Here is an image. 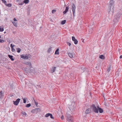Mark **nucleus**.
Segmentation results:
<instances>
[{"mask_svg": "<svg viewBox=\"0 0 122 122\" xmlns=\"http://www.w3.org/2000/svg\"><path fill=\"white\" fill-rule=\"evenodd\" d=\"M122 15V14L119 13H117L116 15H115L114 16V19H113V21L115 22H117L119 19H120V16Z\"/></svg>", "mask_w": 122, "mask_h": 122, "instance_id": "f257e3e1", "label": "nucleus"}, {"mask_svg": "<svg viewBox=\"0 0 122 122\" xmlns=\"http://www.w3.org/2000/svg\"><path fill=\"white\" fill-rule=\"evenodd\" d=\"M69 112H68L66 113V116L67 118V120L69 122H73V118L69 113Z\"/></svg>", "mask_w": 122, "mask_h": 122, "instance_id": "f03ea898", "label": "nucleus"}, {"mask_svg": "<svg viewBox=\"0 0 122 122\" xmlns=\"http://www.w3.org/2000/svg\"><path fill=\"white\" fill-rule=\"evenodd\" d=\"M91 107L94 112L97 113H98V109L96 107L95 104L92 105Z\"/></svg>", "mask_w": 122, "mask_h": 122, "instance_id": "7ed1b4c3", "label": "nucleus"}, {"mask_svg": "<svg viewBox=\"0 0 122 122\" xmlns=\"http://www.w3.org/2000/svg\"><path fill=\"white\" fill-rule=\"evenodd\" d=\"M113 6H109L108 7V13L110 14L111 13L113 14Z\"/></svg>", "mask_w": 122, "mask_h": 122, "instance_id": "20e7f679", "label": "nucleus"}, {"mask_svg": "<svg viewBox=\"0 0 122 122\" xmlns=\"http://www.w3.org/2000/svg\"><path fill=\"white\" fill-rule=\"evenodd\" d=\"M40 109L39 108H36L32 110L31 112L33 113H36L37 114L38 112L40 111Z\"/></svg>", "mask_w": 122, "mask_h": 122, "instance_id": "39448f33", "label": "nucleus"}, {"mask_svg": "<svg viewBox=\"0 0 122 122\" xmlns=\"http://www.w3.org/2000/svg\"><path fill=\"white\" fill-rule=\"evenodd\" d=\"M71 8L72 11L73 16L74 17L75 16V12L76 10V6L74 4H72Z\"/></svg>", "mask_w": 122, "mask_h": 122, "instance_id": "423d86ee", "label": "nucleus"}, {"mask_svg": "<svg viewBox=\"0 0 122 122\" xmlns=\"http://www.w3.org/2000/svg\"><path fill=\"white\" fill-rule=\"evenodd\" d=\"M29 55L26 54L25 55H20L21 57L24 59H27L29 58Z\"/></svg>", "mask_w": 122, "mask_h": 122, "instance_id": "0eeeda50", "label": "nucleus"}, {"mask_svg": "<svg viewBox=\"0 0 122 122\" xmlns=\"http://www.w3.org/2000/svg\"><path fill=\"white\" fill-rule=\"evenodd\" d=\"M24 64L26 65L29 66V67L31 68H32V66L30 62V61H26L24 63Z\"/></svg>", "mask_w": 122, "mask_h": 122, "instance_id": "6e6552de", "label": "nucleus"}, {"mask_svg": "<svg viewBox=\"0 0 122 122\" xmlns=\"http://www.w3.org/2000/svg\"><path fill=\"white\" fill-rule=\"evenodd\" d=\"M92 112L91 108L87 109L85 111V113L86 114H89L91 113Z\"/></svg>", "mask_w": 122, "mask_h": 122, "instance_id": "1a4fd4ad", "label": "nucleus"}, {"mask_svg": "<svg viewBox=\"0 0 122 122\" xmlns=\"http://www.w3.org/2000/svg\"><path fill=\"white\" fill-rule=\"evenodd\" d=\"M72 40L74 41V44L76 45L77 44L78 42L77 40L75 39L74 36H72Z\"/></svg>", "mask_w": 122, "mask_h": 122, "instance_id": "9d476101", "label": "nucleus"}, {"mask_svg": "<svg viewBox=\"0 0 122 122\" xmlns=\"http://www.w3.org/2000/svg\"><path fill=\"white\" fill-rule=\"evenodd\" d=\"M52 69H51V72L53 73L56 70V67L53 66L52 67Z\"/></svg>", "mask_w": 122, "mask_h": 122, "instance_id": "9b49d317", "label": "nucleus"}, {"mask_svg": "<svg viewBox=\"0 0 122 122\" xmlns=\"http://www.w3.org/2000/svg\"><path fill=\"white\" fill-rule=\"evenodd\" d=\"M97 108L98 109V111H99L100 113H102L103 112V110L102 108H100L98 106H97Z\"/></svg>", "mask_w": 122, "mask_h": 122, "instance_id": "f8f14e48", "label": "nucleus"}, {"mask_svg": "<svg viewBox=\"0 0 122 122\" xmlns=\"http://www.w3.org/2000/svg\"><path fill=\"white\" fill-rule=\"evenodd\" d=\"M114 3L113 0H111L109 2V6H113L112 5Z\"/></svg>", "mask_w": 122, "mask_h": 122, "instance_id": "ddd939ff", "label": "nucleus"}, {"mask_svg": "<svg viewBox=\"0 0 122 122\" xmlns=\"http://www.w3.org/2000/svg\"><path fill=\"white\" fill-rule=\"evenodd\" d=\"M4 96V93L2 92V91L0 92V98H3Z\"/></svg>", "mask_w": 122, "mask_h": 122, "instance_id": "4468645a", "label": "nucleus"}, {"mask_svg": "<svg viewBox=\"0 0 122 122\" xmlns=\"http://www.w3.org/2000/svg\"><path fill=\"white\" fill-rule=\"evenodd\" d=\"M20 99V98H18L16 100V106L18 105Z\"/></svg>", "mask_w": 122, "mask_h": 122, "instance_id": "2eb2a0df", "label": "nucleus"}, {"mask_svg": "<svg viewBox=\"0 0 122 122\" xmlns=\"http://www.w3.org/2000/svg\"><path fill=\"white\" fill-rule=\"evenodd\" d=\"M69 9V8L68 7H66L65 10L63 12L64 14H66V13L68 11Z\"/></svg>", "mask_w": 122, "mask_h": 122, "instance_id": "dca6fc26", "label": "nucleus"}, {"mask_svg": "<svg viewBox=\"0 0 122 122\" xmlns=\"http://www.w3.org/2000/svg\"><path fill=\"white\" fill-rule=\"evenodd\" d=\"M67 53L68 54V55L71 58H73V56L72 55V54L69 52H67Z\"/></svg>", "mask_w": 122, "mask_h": 122, "instance_id": "f3484780", "label": "nucleus"}, {"mask_svg": "<svg viewBox=\"0 0 122 122\" xmlns=\"http://www.w3.org/2000/svg\"><path fill=\"white\" fill-rule=\"evenodd\" d=\"M29 2V0H24L23 2V3L26 4L28 3Z\"/></svg>", "mask_w": 122, "mask_h": 122, "instance_id": "a211bd4d", "label": "nucleus"}, {"mask_svg": "<svg viewBox=\"0 0 122 122\" xmlns=\"http://www.w3.org/2000/svg\"><path fill=\"white\" fill-rule=\"evenodd\" d=\"M59 49H57L56 51L55 54V55L57 54L58 55L59 54Z\"/></svg>", "mask_w": 122, "mask_h": 122, "instance_id": "6ab92c4d", "label": "nucleus"}, {"mask_svg": "<svg viewBox=\"0 0 122 122\" xmlns=\"http://www.w3.org/2000/svg\"><path fill=\"white\" fill-rule=\"evenodd\" d=\"M8 56L11 59L12 61H13L14 60V59L13 58V56H12L10 55H8Z\"/></svg>", "mask_w": 122, "mask_h": 122, "instance_id": "aec40b11", "label": "nucleus"}, {"mask_svg": "<svg viewBox=\"0 0 122 122\" xmlns=\"http://www.w3.org/2000/svg\"><path fill=\"white\" fill-rule=\"evenodd\" d=\"M99 57L100 59H104L105 58V57L104 56L102 55H100V56Z\"/></svg>", "mask_w": 122, "mask_h": 122, "instance_id": "412c9836", "label": "nucleus"}, {"mask_svg": "<svg viewBox=\"0 0 122 122\" xmlns=\"http://www.w3.org/2000/svg\"><path fill=\"white\" fill-rule=\"evenodd\" d=\"M66 22V20H64L62 21L61 22V24L62 25H63L65 24Z\"/></svg>", "mask_w": 122, "mask_h": 122, "instance_id": "4be33fe9", "label": "nucleus"}, {"mask_svg": "<svg viewBox=\"0 0 122 122\" xmlns=\"http://www.w3.org/2000/svg\"><path fill=\"white\" fill-rule=\"evenodd\" d=\"M111 66L110 65L108 66L107 69V71L109 72L111 70Z\"/></svg>", "mask_w": 122, "mask_h": 122, "instance_id": "5701e85b", "label": "nucleus"}, {"mask_svg": "<svg viewBox=\"0 0 122 122\" xmlns=\"http://www.w3.org/2000/svg\"><path fill=\"white\" fill-rule=\"evenodd\" d=\"M23 69L25 71H28V69L27 68H23Z\"/></svg>", "mask_w": 122, "mask_h": 122, "instance_id": "b1692460", "label": "nucleus"}, {"mask_svg": "<svg viewBox=\"0 0 122 122\" xmlns=\"http://www.w3.org/2000/svg\"><path fill=\"white\" fill-rule=\"evenodd\" d=\"M18 53H20L21 51V49L20 48H17L16 49Z\"/></svg>", "mask_w": 122, "mask_h": 122, "instance_id": "393cba45", "label": "nucleus"}, {"mask_svg": "<svg viewBox=\"0 0 122 122\" xmlns=\"http://www.w3.org/2000/svg\"><path fill=\"white\" fill-rule=\"evenodd\" d=\"M31 104L30 103L27 104L25 106V107H29L30 106Z\"/></svg>", "mask_w": 122, "mask_h": 122, "instance_id": "a878e982", "label": "nucleus"}, {"mask_svg": "<svg viewBox=\"0 0 122 122\" xmlns=\"http://www.w3.org/2000/svg\"><path fill=\"white\" fill-rule=\"evenodd\" d=\"M50 113H48L46 114L45 115V117H47L49 116H50Z\"/></svg>", "mask_w": 122, "mask_h": 122, "instance_id": "bb28decb", "label": "nucleus"}, {"mask_svg": "<svg viewBox=\"0 0 122 122\" xmlns=\"http://www.w3.org/2000/svg\"><path fill=\"white\" fill-rule=\"evenodd\" d=\"M6 5L7 6L10 7L11 6V4L10 3H9L8 4H6Z\"/></svg>", "mask_w": 122, "mask_h": 122, "instance_id": "cd10ccee", "label": "nucleus"}, {"mask_svg": "<svg viewBox=\"0 0 122 122\" xmlns=\"http://www.w3.org/2000/svg\"><path fill=\"white\" fill-rule=\"evenodd\" d=\"M51 48H49L48 50V51H47V52H48V53H50L51 51Z\"/></svg>", "mask_w": 122, "mask_h": 122, "instance_id": "c85d7f7f", "label": "nucleus"}, {"mask_svg": "<svg viewBox=\"0 0 122 122\" xmlns=\"http://www.w3.org/2000/svg\"><path fill=\"white\" fill-rule=\"evenodd\" d=\"M4 30V28H1V27L0 26V31L2 32Z\"/></svg>", "mask_w": 122, "mask_h": 122, "instance_id": "c756f323", "label": "nucleus"}, {"mask_svg": "<svg viewBox=\"0 0 122 122\" xmlns=\"http://www.w3.org/2000/svg\"><path fill=\"white\" fill-rule=\"evenodd\" d=\"M50 116L51 118L52 119H54V118L53 117L52 115V114L50 113Z\"/></svg>", "mask_w": 122, "mask_h": 122, "instance_id": "7c9ffc66", "label": "nucleus"}, {"mask_svg": "<svg viewBox=\"0 0 122 122\" xmlns=\"http://www.w3.org/2000/svg\"><path fill=\"white\" fill-rule=\"evenodd\" d=\"M2 2L3 3H4L6 5V0H2Z\"/></svg>", "mask_w": 122, "mask_h": 122, "instance_id": "2f4dec72", "label": "nucleus"}, {"mask_svg": "<svg viewBox=\"0 0 122 122\" xmlns=\"http://www.w3.org/2000/svg\"><path fill=\"white\" fill-rule=\"evenodd\" d=\"M23 103H25L26 102V99L25 98H23Z\"/></svg>", "mask_w": 122, "mask_h": 122, "instance_id": "473e14b6", "label": "nucleus"}, {"mask_svg": "<svg viewBox=\"0 0 122 122\" xmlns=\"http://www.w3.org/2000/svg\"><path fill=\"white\" fill-rule=\"evenodd\" d=\"M56 11V10H53L52 11V13L54 14V13Z\"/></svg>", "mask_w": 122, "mask_h": 122, "instance_id": "72a5a7b5", "label": "nucleus"}, {"mask_svg": "<svg viewBox=\"0 0 122 122\" xmlns=\"http://www.w3.org/2000/svg\"><path fill=\"white\" fill-rule=\"evenodd\" d=\"M67 44L69 46H70L71 45V44L68 42H67Z\"/></svg>", "mask_w": 122, "mask_h": 122, "instance_id": "f704fd0d", "label": "nucleus"}, {"mask_svg": "<svg viewBox=\"0 0 122 122\" xmlns=\"http://www.w3.org/2000/svg\"><path fill=\"white\" fill-rule=\"evenodd\" d=\"M14 46V45H13L12 44H10V47L11 48H13V47Z\"/></svg>", "mask_w": 122, "mask_h": 122, "instance_id": "c9c22d12", "label": "nucleus"}, {"mask_svg": "<svg viewBox=\"0 0 122 122\" xmlns=\"http://www.w3.org/2000/svg\"><path fill=\"white\" fill-rule=\"evenodd\" d=\"M4 42V40H1V39H0V42L2 43L3 42Z\"/></svg>", "mask_w": 122, "mask_h": 122, "instance_id": "e433bc0d", "label": "nucleus"}, {"mask_svg": "<svg viewBox=\"0 0 122 122\" xmlns=\"http://www.w3.org/2000/svg\"><path fill=\"white\" fill-rule=\"evenodd\" d=\"M23 4H24V3H23V2L22 3H19L18 4V5H23Z\"/></svg>", "mask_w": 122, "mask_h": 122, "instance_id": "4c0bfd02", "label": "nucleus"}, {"mask_svg": "<svg viewBox=\"0 0 122 122\" xmlns=\"http://www.w3.org/2000/svg\"><path fill=\"white\" fill-rule=\"evenodd\" d=\"M22 114L23 115H26V113L25 112H22Z\"/></svg>", "mask_w": 122, "mask_h": 122, "instance_id": "58836bf2", "label": "nucleus"}, {"mask_svg": "<svg viewBox=\"0 0 122 122\" xmlns=\"http://www.w3.org/2000/svg\"><path fill=\"white\" fill-rule=\"evenodd\" d=\"M61 119L62 120H63L64 118V116L63 115L62 116H61Z\"/></svg>", "mask_w": 122, "mask_h": 122, "instance_id": "ea45409f", "label": "nucleus"}, {"mask_svg": "<svg viewBox=\"0 0 122 122\" xmlns=\"http://www.w3.org/2000/svg\"><path fill=\"white\" fill-rule=\"evenodd\" d=\"M11 48L12 51L13 52L14 51H15V49L13 48Z\"/></svg>", "mask_w": 122, "mask_h": 122, "instance_id": "a19ab883", "label": "nucleus"}, {"mask_svg": "<svg viewBox=\"0 0 122 122\" xmlns=\"http://www.w3.org/2000/svg\"><path fill=\"white\" fill-rule=\"evenodd\" d=\"M12 23L14 25V26H15V22H12Z\"/></svg>", "mask_w": 122, "mask_h": 122, "instance_id": "79ce46f5", "label": "nucleus"}, {"mask_svg": "<svg viewBox=\"0 0 122 122\" xmlns=\"http://www.w3.org/2000/svg\"><path fill=\"white\" fill-rule=\"evenodd\" d=\"M35 104L36 105H38V103L37 102H35Z\"/></svg>", "mask_w": 122, "mask_h": 122, "instance_id": "37998d69", "label": "nucleus"}, {"mask_svg": "<svg viewBox=\"0 0 122 122\" xmlns=\"http://www.w3.org/2000/svg\"><path fill=\"white\" fill-rule=\"evenodd\" d=\"M120 58L121 59L122 58V55H121L120 56Z\"/></svg>", "mask_w": 122, "mask_h": 122, "instance_id": "c03bdc74", "label": "nucleus"}, {"mask_svg": "<svg viewBox=\"0 0 122 122\" xmlns=\"http://www.w3.org/2000/svg\"><path fill=\"white\" fill-rule=\"evenodd\" d=\"M13 102H14V104L15 105V101H13Z\"/></svg>", "mask_w": 122, "mask_h": 122, "instance_id": "a18cd8bd", "label": "nucleus"}, {"mask_svg": "<svg viewBox=\"0 0 122 122\" xmlns=\"http://www.w3.org/2000/svg\"><path fill=\"white\" fill-rule=\"evenodd\" d=\"M83 39V40H82V42H84V39Z\"/></svg>", "mask_w": 122, "mask_h": 122, "instance_id": "49530a36", "label": "nucleus"}, {"mask_svg": "<svg viewBox=\"0 0 122 122\" xmlns=\"http://www.w3.org/2000/svg\"><path fill=\"white\" fill-rule=\"evenodd\" d=\"M14 21H15V18H14Z\"/></svg>", "mask_w": 122, "mask_h": 122, "instance_id": "de8ad7c7", "label": "nucleus"}, {"mask_svg": "<svg viewBox=\"0 0 122 122\" xmlns=\"http://www.w3.org/2000/svg\"><path fill=\"white\" fill-rule=\"evenodd\" d=\"M96 69H97V66H96Z\"/></svg>", "mask_w": 122, "mask_h": 122, "instance_id": "09e8293b", "label": "nucleus"}, {"mask_svg": "<svg viewBox=\"0 0 122 122\" xmlns=\"http://www.w3.org/2000/svg\"><path fill=\"white\" fill-rule=\"evenodd\" d=\"M4 33L5 34L6 33V32L5 31L4 32Z\"/></svg>", "mask_w": 122, "mask_h": 122, "instance_id": "8fccbe9b", "label": "nucleus"}, {"mask_svg": "<svg viewBox=\"0 0 122 122\" xmlns=\"http://www.w3.org/2000/svg\"><path fill=\"white\" fill-rule=\"evenodd\" d=\"M13 96V95H12V96L11 95V96H10V97H12V96Z\"/></svg>", "mask_w": 122, "mask_h": 122, "instance_id": "3c124183", "label": "nucleus"}, {"mask_svg": "<svg viewBox=\"0 0 122 122\" xmlns=\"http://www.w3.org/2000/svg\"><path fill=\"white\" fill-rule=\"evenodd\" d=\"M1 38V36H0V38Z\"/></svg>", "mask_w": 122, "mask_h": 122, "instance_id": "603ef678", "label": "nucleus"}, {"mask_svg": "<svg viewBox=\"0 0 122 122\" xmlns=\"http://www.w3.org/2000/svg\"><path fill=\"white\" fill-rule=\"evenodd\" d=\"M15 27H17V25H16Z\"/></svg>", "mask_w": 122, "mask_h": 122, "instance_id": "864d4df0", "label": "nucleus"}, {"mask_svg": "<svg viewBox=\"0 0 122 122\" xmlns=\"http://www.w3.org/2000/svg\"><path fill=\"white\" fill-rule=\"evenodd\" d=\"M15 20H16V21H17V20L16 19Z\"/></svg>", "mask_w": 122, "mask_h": 122, "instance_id": "5fc2aeb1", "label": "nucleus"}]
</instances>
